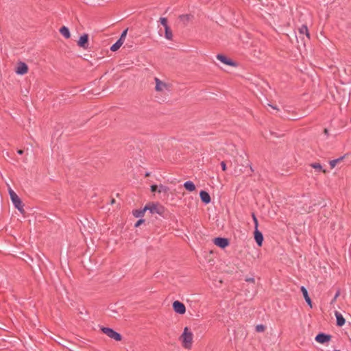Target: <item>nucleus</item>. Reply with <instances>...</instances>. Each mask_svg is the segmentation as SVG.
I'll return each instance as SVG.
<instances>
[{
  "mask_svg": "<svg viewBox=\"0 0 351 351\" xmlns=\"http://www.w3.org/2000/svg\"><path fill=\"white\" fill-rule=\"evenodd\" d=\"M155 81V90L161 95H167L171 90V84L167 83L158 77H154Z\"/></svg>",
  "mask_w": 351,
  "mask_h": 351,
  "instance_id": "f257e3e1",
  "label": "nucleus"
},
{
  "mask_svg": "<svg viewBox=\"0 0 351 351\" xmlns=\"http://www.w3.org/2000/svg\"><path fill=\"white\" fill-rule=\"evenodd\" d=\"M193 335L190 331L188 327L184 328V331L180 337V340L182 341V346L186 349H191L192 347Z\"/></svg>",
  "mask_w": 351,
  "mask_h": 351,
  "instance_id": "f03ea898",
  "label": "nucleus"
},
{
  "mask_svg": "<svg viewBox=\"0 0 351 351\" xmlns=\"http://www.w3.org/2000/svg\"><path fill=\"white\" fill-rule=\"evenodd\" d=\"M9 194L11 200L14 205L15 208H17L21 213H24L23 204L17 194L12 190H10Z\"/></svg>",
  "mask_w": 351,
  "mask_h": 351,
  "instance_id": "7ed1b4c3",
  "label": "nucleus"
},
{
  "mask_svg": "<svg viewBox=\"0 0 351 351\" xmlns=\"http://www.w3.org/2000/svg\"><path fill=\"white\" fill-rule=\"evenodd\" d=\"M101 330L104 334H106L110 338L113 339L116 341L121 340V335L117 332L114 331L113 329L108 327H102Z\"/></svg>",
  "mask_w": 351,
  "mask_h": 351,
  "instance_id": "20e7f679",
  "label": "nucleus"
},
{
  "mask_svg": "<svg viewBox=\"0 0 351 351\" xmlns=\"http://www.w3.org/2000/svg\"><path fill=\"white\" fill-rule=\"evenodd\" d=\"M172 306L173 311L178 314L182 315L186 312V307L184 304L178 300L174 301Z\"/></svg>",
  "mask_w": 351,
  "mask_h": 351,
  "instance_id": "39448f33",
  "label": "nucleus"
},
{
  "mask_svg": "<svg viewBox=\"0 0 351 351\" xmlns=\"http://www.w3.org/2000/svg\"><path fill=\"white\" fill-rule=\"evenodd\" d=\"M213 243L215 245L221 248L226 247L230 243L229 240L228 239L221 237L215 238L213 240Z\"/></svg>",
  "mask_w": 351,
  "mask_h": 351,
  "instance_id": "423d86ee",
  "label": "nucleus"
},
{
  "mask_svg": "<svg viewBox=\"0 0 351 351\" xmlns=\"http://www.w3.org/2000/svg\"><path fill=\"white\" fill-rule=\"evenodd\" d=\"M77 45L84 49L88 47V35L84 34L81 36L77 41Z\"/></svg>",
  "mask_w": 351,
  "mask_h": 351,
  "instance_id": "0eeeda50",
  "label": "nucleus"
},
{
  "mask_svg": "<svg viewBox=\"0 0 351 351\" xmlns=\"http://www.w3.org/2000/svg\"><path fill=\"white\" fill-rule=\"evenodd\" d=\"M315 339L318 343H325L331 339V335L321 332L315 337Z\"/></svg>",
  "mask_w": 351,
  "mask_h": 351,
  "instance_id": "6e6552de",
  "label": "nucleus"
},
{
  "mask_svg": "<svg viewBox=\"0 0 351 351\" xmlns=\"http://www.w3.org/2000/svg\"><path fill=\"white\" fill-rule=\"evenodd\" d=\"M217 59L223 62V64L232 66H236L237 64L232 60L228 58L226 56L222 54H217Z\"/></svg>",
  "mask_w": 351,
  "mask_h": 351,
  "instance_id": "1a4fd4ad",
  "label": "nucleus"
},
{
  "mask_svg": "<svg viewBox=\"0 0 351 351\" xmlns=\"http://www.w3.org/2000/svg\"><path fill=\"white\" fill-rule=\"evenodd\" d=\"M28 72L27 65L23 62H19L17 64L16 73L19 75H24Z\"/></svg>",
  "mask_w": 351,
  "mask_h": 351,
  "instance_id": "9d476101",
  "label": "nucleus"
},
{
  "mask_svg": "<svg viewBox=\"0 0 351 351\" xmlns=\"http://www.w3.org/2000/svg\"><path fill=\"white\" fill-rule=\"evenodd\" d=\"M145 209L149 210L151 213H158L161 214L162 211L163 210L162 207H159L157 205L152 204L151 205H146Z\"/></svg>",
  "mask_w": 351,
  "mask_h": 351,
  "instance_id": "9b49d317",
  "label": "nucleus"
},
{
  "mask_svg": "<svg viewBox=\"0 0 351 351\" xmlns=\"http://www.w3.org/2000/svg\"><path fill=\"white\" fill-rule=\"evenodd\" d=\"M254 239L259 247H261L263 242V235L258 229L254 230Z\"/></svg>",
  "mask_w": 351,
  "mask_h": 351,
  "instance_id": "f8f14e48",
  "label": "nucleus"
},
{
  "mask_svg": "<svg viewBox=\"0 0 351 351\" xmlns=\"http://www.w3.org/2000/svg\"><path fill=\"white\" fill-rule=\"evenodd\" d=\"M199 196H200L201 200L204 203L208 204V203L210 202L211 199H210V195L206 191H201L200 193H199Z\"/></svg>",
  "mask_w": 351,
  "mask_h": 351,
  "instance_id": "ddd939ff",
  "label": "nucleus"
},
{
  "mask_svg": "<svg viewBox=\"0 0 351 351\" xmlns=\"http://www.w3.org/2000/svg\"><path fill=\"white\" fill-rule=\"evenodd\" d=\"M300 289H301V291H302V294L304 295V298L306 302H307V304L311 307H312V302H311V298H310V297L308 295V291H307L306 289L304 286H302V287H301Z\"/></svg>",
  "mask_w": 351,
  "mask_h": 351,
  "instance_id": "4468645a",
  "label": "nucleus"
},
{
  "mask_svg": "<svg viewBox=\"0 0 351 351\" xmlns=\"http://www.w3.org/2000/svg\"><path fill=\"white\" fill-rule=\"evenodd\" d=\"M335 316L337 319V325L338 326H343L345 324L346 320L343 318V315L340 313L336 311Z\"/></svg>",
  "mask_w": 351,
  "mask_h": 351,
  "instance_id": "2eb2a0df",
  "label": "nucleus"
},
{
  "mask_svg": "<svg viewBox=\"0 0 351 351\" xmlns=\"http://www.w3.org/2000/svg\"><path fill=\"white\" fill-rule=\"evenodd\" d=\"M299 34L300 35H305L308 39H310V34L308 32L307 26L305 25H302L299 29H298Z\"/></svg>",
  "mask_w": 351,
  "mask_h": 351,
  "instance_id": "dca6fc26",
  "label": "nucleus"
},
{
  "mask_svg": "<svg viewBox=\"0 0 351 351\" xmlns=\"http://www.w3.org/2000/svg\"><path fill=\"white\" fill-rule=\"evenodd\" d=\"M60 32L65 38H69L71 37L69 29L65 26H63L60 29Z\"/></svg>",
  "mask_w": 351,
  "mask_h": 351,
  "instance_id": "f3484780",
  "label": "nucleus"
},
{
  "mask_svg": "<svg viewBox=\"0 0 351 351\" xmlns=\"http://www.w3.org/2000/svg\"><path fill=\"white\" fill-rule=\"evenodd\" d=\"M184 187L189 191H193L195 190V186L191 181H186L184 183Z\"/></svg>",
  "mask_w": 351,
  "mask_h": 351,
  "instance_id": "a211bd4d",
  "label": "nucleus"
},
{
  "mask_svg": "<svg viewBox=\"0 0 351 351\" xmlns=\"http://www.w3.org/2000/svg\"><path fill=\"white\" fill-rule=\"evenodd\" d=\"M193 18V16L191 14H182L179 16L180 21H182L184 25H186L187 23L191 21Z\"/></svg>",
  "mask_w": 351,
  "mask_h": 351,
  "instance_id": "6ab92c4d",
  "label": "nucleus"
},
{
  "mask_svg": "<svg viewBox=\"0 0 351 351\" xmlns=\"http://www.w3.org/2000/svg\"><path fill=\"white\" fill-rule=\"evenodd\" d=\"M123 44V40H118L114 44H113L111 46L110 50L112 51H116L121 47Z\"/></svg>",
  "mask_w": 351,
  "mask_h": 351,
  "instance_id": "aec40b11",
  "label": "nucleus"
},
{
  "mask_svg": "<svg viewBox=\"0 0 351 351\" xmlns=\"http://www.w3.org/2000/svg\"><path fill=\"white\" fill-rule=\"evenodd\" d=\"M165 37L167 40H171L173 38V33H172V31L171 30L169 26L166 27L165 28Z\"/></svg>",
  "mask_w": 351,
  "mask_h": 351,
  "instance_id": "412c9836",
  "label": "nucleus"
},
{
  "mask_svg": "<svg viewBox=\"0 0 351 351\" xmlns=\"http://www.w3.org/2000/svg\"><path fill=\"white\" fill-rule=\"evenodd\" d=\"M310 166L312 168H313V169H316V170H317L319 171H322L323 173H326V171L323 169L322 166L319 163H317V162L311 163L310 165Z\"/></svg>",
  "mask_w": 351,
  "mask_h": 351,
  "instance_id": "4be33fe9",
  "label": "nucleus"
},
{
  "mask_svg": "<svg viewBox=\"0 0 351 351\" xmlns=\"http://www.w3.org/2000/svg\"><path fill=\"white\" fill-rule=\"evenodd\" d=\"M146 211L145 207L143 209L135 210L133 211V215L135 217H141L144 215Z\"/></svg>",
  "mask_w": 351,
  "mask_h": 351,
  "instance_id": "5701e85b",
  "label": "nucleus"
},
{
  "mask_svg": "<svg viewBox=\"0 0 351 351\" xmlns=\"http://www.w3.org/2000/svg\"><path fill=\"white\" fill-rule=\"evenodd\" d=\"M343 158H344V156H341L337 159L330 160L329 162L330 167L332 169L334 168L338 162H339L340 161H341L343 160Z\"/></svg>",
  "mask_w": 351,
  "mask_h": 351,
  "instance_id": "b1692460",
  "label": "nucleus"
},
{
  "mask_svg": "<svg viewBox=\"0 0 351 351\" xmlns=\"http://www.w3.org/2000/svg\"><path fill=\"white\" fill-rule=\"evenodd\" d=\"M160 22L161 23L162 25L164 26V27L165 28L166 27H169L168 24H167V19L165 17H161L160 19Z\"/></svg>",
  "mask_w": 351,
  "mask_h": 351,
  "instance_id": "393cba45",
  "label": "nucleus"
},
{
  "mask_svg": "<svg viewBox=\"0 0 351 351\" xmlns=\"http://www.w3.org/2000/svg\"><path fill=\"white\" fill-rule=\"evenodd\" d=\"M265 329V327L263 324H259L256 326V331L258 332H263Z\"/></svg>",
  "mask_w": 351,
  "mask_h": 351,
  "instance_id": "a878e982",
  "label": "nucleus"
},
{
  "mask_svg": "<svg viewBox=\"0 0 351 351\" xmlns=\"http://www.w3.org/2000/svg\"><path fill=\"white\" fill-rule=\"evenodd\" d=\"M128 29H125L122 33L119 40H123L126 36Z\"/></svg>",
  "mask_w": 351,
  "mask_h": 351,
  "instance_id": "bb28decb",
  "label": "nucleus"
},
{
  "mask_svg": "<svg viewBox=\"0 0 351 351\" xmlns=\"http://www.w3.org/2000/svg\"><path fill=\"white\" fill-rule=\"evenodd\" d=\"M339 295H340V291L338 290V291H337V293H335V296H334L333 299L332 300V301H331V304H333L334 302H335V301L337 300V298L339 296Z\"/></svg>",
  "mask_w": 351,
  "mask_h": 351,
  "instance_id": "cd10ccee",
  "label": "nucleus"
},
{
  "mask_svg": "<svg viewBox=\"0 0 351 351\" xmlns=\"http://www.w3.org/2000/svg\"><path fill=\"white\" fill-rule=\"evenodd\" d=\"M221 166L222 170L225 171L226 170V164L224 161H222L221 162Z\"/></svg>",
  "mask_w": 351,
  "mask_h": 351,
  "instance_id": "c85d7f7f",
  "label": "nucleus"
},
{
  "mask_svg": "<svg viewBox=\"0 0 351 351\" xmlns=\"http://www.w3.org/2000/svg\"><path fill=\"white\" fill-rule=\"evenodd\" d=\"M162 191H166V187L164 186L163 185H160L159 186V190H158V192L159 193H161Z\"/></svg>",
  "mask_w": 351,
  "mask_h": 351,
  "instance_id": "c756f323",
  "label": "nucleus"
},
{
  "mask_svg": "<svg viewBox=\"0 0 351 351\" xmlns=\"http://www.w3.org/2000/svg\"><path fill=\"white\" fill-rule=\"evenodd\" d=\"M145 221L144 219H139L135 224L136 227L139 226L142 223H143Z\"/></svg>",
  "mask_w": 351,
  "mask_h": 351,
  "instance_id": "7c9ffc66",
  "label": "nucleus"
},
{
  "mask_svg": "<svg viewBox=\"0 0 351 351\" xmlns=\"http://www.w3.org/2000/svg\"><path fill=\"white\" fill-rule=\"evenodd\" d=\"M157 189H158L157 185H152L151 186V191H152V192L156 191Z\"/></svg>",
  "mask_w": 351,
  "mask_h": 351,
  "instance_id": "2f4dec72",
  "label": "nucleus"
},
{
  "mask_svg": "<svg viewBox=\"0 0 351 351\" xmlns=\"http://www.w3.org/2000/svg\"><path fill=\"white\" fill-rule=\"evenodd\" d=\"M254 229L255 230L258 229V219H255V221H254Z\"/></svg>",
  "mask_w": 351,
  "mask_h": 351,
  "instance_id": "473e14b6",
  "label": "nucleus"
},
{
  "mask_svg": "<svg viewBox=\"0 0 351 351\" xmlns=\"http://www.w3.org/2000/svg\"><path fill=\"white\" fill-rule=\"evenodd\" d=\"M246 281L254 283V279L253 278H247Z\"/></svg>",
  "mask_w": 351,
  "mask_h": 351,
  "instance_id": "72a5a7b5",
  "label": "nucleus"
},
{
  "mask_svg": "<svg viewBox=\"0 0 351 351\" xmlns=\"http://www.w3.org/2000/svg\"><path fill=\"white\" fill-rule=\"evenodd\" d=\"M23 152H23V150H22V149H19V150L17 151V153H18L19 154H20V155L23 154Z\"/></svg>",
  "mask_w": 351,
  "mask_h": 351,
  "instance_id": "f704fd0d",
  "label": "nucleus"
},
{
  "mask_svg": "<svg viewBox=\"0 0 351 351\" xmlns=\"http://www.w3.org/2000/svg\"><path fill=\"white\" fill-rule=\"evenodd\" d=\"M252 216L253 221H255V219H257V218H256V217L254 213H252Z\"/></svg>",
  "mask_w": 351,
  "mask_h": 351,
  "instance_id": "c9c22d12",
  "label": "nucleus"
},
{
  "mask_svg": "<svg viewBox=\"0 0 351 351\" xmlns=\"http://www.w3.org/2000/svg\"><path fill=\"white\" fill-rule=\"evenodd\" d=\"M249 166H250V172L252 173L254 171V169H253L252 167L251 166V165H249Z\"/></svg>",
  "mask_w": 351,
  "mask_h": 351,
  "instance_id": "e433bc0d",
  "label": "nucleus"
},
{
  "mask_svg": "<svg viewBox=\"0 0 351 351\" xmlns=\"http://www.w3.org/2000/svg\"><path fill=\"white\" fill-rule=\"evenodd\" d=\"M324 133L326 134H328V130L327 129H324Z\"/></svg>",
  "mask_w": 351,
  "mask_h": 351,
  "instance_id": "4c0bfd02",
  "label": "nucleus"
},
{
  "mask_svg": "<svg viewBox=\"0 0 351 351\" xmlns=\"http://www.w3.org/2000/svg\"><path fill=\"white\" fill-rule=\"evenodd\" d=\"M149 175H150V173H146L145 176L147 177V176H149Z\"/></svg>",
  "mask_w": 351,
  "mask_h": 351,
  "instance_id": "58836bf2",
  "label": "nucleus"
},
{
  "mask_svg": "<svg viewBox=\"0 0 351 351\" xmlns=\"http://www.w3.org/2000/svg\"><path fill=\"white\" fill-rule=\"evenodd\" d=\"M271 106L274 109H277V108H276V107H274V106Z\"/></svg>",
  "mask_w": 351,
  "mask_h": 351,
  "instance_id": "ea45409f",
  "label": "nucleus"
},
{
  "mask_svg": "<svg viewBox=\"0 0 351 351\" xmlns=\"http://www.w3.org/2000/svg\"><path fill=\"white\" fill-rule=\"evenodd\" d=\"M335 351H340V350H335Z\"/></svg>",
  "mask_w": 351,
  "mask_h": 351,
  "instance_id": "a19ab883",
  "label": "nucleus"
}]
</instances>
